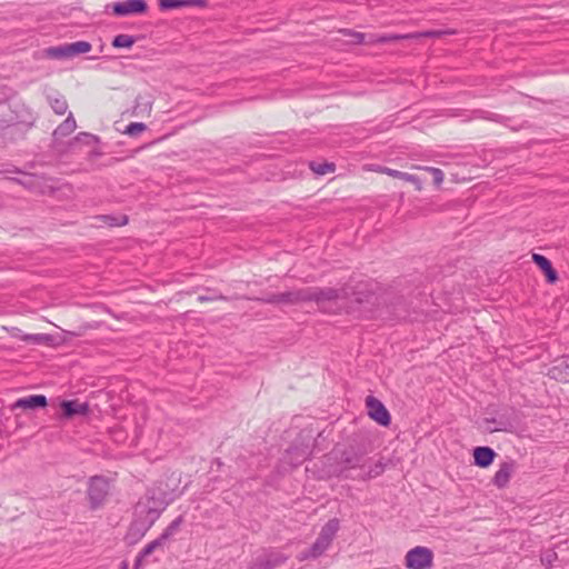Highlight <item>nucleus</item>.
<instances>
[{"label": "nucleus", "mask_w": 569, "mask_h": 569, "mask_svg": "<svg viewBox=\"0 0 569 569\" xmlns=\"http://www.w3.org/2000/svg\"><path fill=\"white\" fill-rule=\"evenodd\" d=\"M148 10L146 0H124L112 3V13L117 17L143 14Z\"/></svg>", "instance_id": "9"}, {"label": "nucleus", "mask_w": 569, "mask_h": 569, "mask_svg": "<svg viewBox=\"0 0 569 569\" xmlns=\"http://www.w3.org/2000/svg\"><path fill=\"white\" fill-rule=\"evenodd\" d=\"M339 528H340L339 520L337 518H332L321 528L319 537H321L322 539H325L326 541L331 543L333 538L336 537Z\"/></svg>", "instance_id": "25"}, {"label": "nucleus", "mask_w": 569, "mask_h": 569, "mask_svg": "<svg viewBox=\"0 0 569 569\" xmlns=\"http://www.w3.org/2000/svg\"><path fill=\"white\" fill-rule=\"evenodd\" d=\"M370 451V440L363 435H353L346 448H337L333 451L338 461V475L348 478L349 471L355 469L363 470L366 457Z\"/></svg>", "instance_id": "1"}, {"label": "nucleus", "mask_w": 569, "mask_h": 569, "mask_svg": "<svg viewBox=\"0 0 569 569\" xmlns=\"http://www.w3.org/2000/svg\"><path fill=\"white\" fill-rule=\"evenodd\" d=\"M146 129H147V126L142 122H131L130 124L127 126L124 133H127L131 137H136V136L140 134L141 132H143Z\"/></svg>", "instance_id": "36"}, {"label": "nucleus", "mask_w": 569, "mask_h": 569, "mask_svg": "<svg viewBox=\"0 0 569 569\" xmlns=\"http://www.w3.org/2000/svg\"><path fill=\"white\" fill-rule=\"evenodd\" d=\"M309 167L316 174H319V176H323L326 173H330L336 170V166L332 162L318 163V162L311 161Z\"/></svg>", "instance_id": "30"}, {"label": "nucleus", "mask_w": 569, "mask_h": 569, "mask_svg": "<svg viewBox=\"0 0 569 569\" xmlns=\"http://www.w3.org/2000/svg\"><path fill=\"white\" fill-rule=\"evenodd\" d=\"M385 470V465L381 461L376 462L373 466L369 467L367 471H363L360 475L362 480L376 478L380 476Z\"/></svg>", "instance_id": "33"}, {"label": "nucleus", "mask_w": 569, "mask_h": 569, "mask_svg": "<svg viewBox=\"0 0 569 569\" xmlns=\"http://www.w3.org/2000/svg\"><path fill=\"white\" fill-rule=\"evenodd\" d=\"M279 297H280V293H271V295L267 296L266 298H263L262 300L266 303L279 305V300H280Z\"/></svg>", "instance_id": "39"}, {"label": "nucleus", "mask_w": 569, "mask_h": 569, "mask_svg": "<svg viewBox=\"0 0 569 569\" xmlns=\"http://www.w3.org/2000/svg\"><path fill=\"white\" fill-rule=\"evenodd\" d=\"M61 409L64 418H71L76 415H87L89 412V405L78 400H64L61 402Z\"/></svg>", "instance_id": "15"}, {"label": "nucleus", "mask_w": 569, "mask_h": 569, "mask_svg": "<svg viewBox=\"0 0 569 569\" xmlns=\"http://www.w3.org/2000/svg\"><path fill=\"white\" fill-rule=\"evenodd\" d=\"M166 542L161 539L160 536L157 539L147 543L138 553L134 561V568H138L141 565L142 560L150 556L156 549L163 548Z\"/></svg>", "instance_id": "21"}, {"label": "nucleus", "mask_w": 569, "mask_h": 569, "mask_svg": "<svg viewBox=\"0 0 569 569\" xmlns=\"http://www.w3.org/2000/svg\"><path fill=\"white\" fill-rule=\"evenodd\" d=\"M48 405L47 397L43 395H31L24 398L18 399L13 405L12 409H37L44 408Z\"/></svg>", "instance_id": "14"}, {"label": "nucleus", "mask_w": 569, "mask_h": 569, "mask_svg": "<svg viewBox=\"0 0 569 569\" xmlns=\"http://www.w3.org/2000/svg\"><path fill=\"white\" fill-rule=\"evenodd\" d=\"M416 168L429 171L432 174L433 182L437 187H439L443 182L445 176H443V172L441 169L433 168V167H421V166H418Z\"/></svg>", "instance_id": "35"}, {"label": "nucleus", "mask_w": 569, "mask_h": 569, "mask_svg": "<svg viewBox=\"0 0 569 569\" xmlns=\"http://www.w3.org/2000/svg\"><path fill=\"white\" fill-rule=\"evenodd\" d=\"M158 6L161 11H167L178 8L198 7L206 8L208 6L207 0H158Z\"/></svg>", "instance_id": "12"}, {"label": "nucleus", "mask_w": 569, "mask_h": 569, "mask_svg": "<svg viewBox=\"0 0 569 569\" xmlns=\"http://www.w3.org/2000/svg\"><path fill=\"white\" fill-rule=\"evenodd\" d=\"M164 505L161 500H158L153 497L147 498L146 501H141L138 503L136 508L137 517L142 518L147 522L150 521V525H154V522L159 519L162 511L164 510Z\"/></svg>", "instance_id": "7"}, {"label": "nucleus", "mask_w": 569, "mask_h": 569, "mask_svg": "<svg viewBox=\"0 0 569 569\" xmlns=\"http://www.w3.org/2000/svg\"><path fill=\"white\" fill-rule=\"evenodd\" d=\"M127 222H128V218H127V217H123L121 222H114L113 224H116V226H123V224H126Z\"/></svg>", "instance_id": "43"}, {"label": "nucleus", "mask_w": 569, "mask_h": 569, "mask_svg": "<svg viewBox=\"0 0 569 569\" xmlns=\"http://www.w3.org/2000/svg\"><path fill=\"white\" fill-rule=\"evenodd\" d=\"M141 99H142L141 97L137 98L134 109H138L140 106H142V102L140 101ZM143 106L149 111L151 110V102L147 101L146 103H143Z\"/></svg>", "instance_id": "42"}, {"label": "nucleus", "mask_w": 569, "mask_h": 569, "mask_svg": "<svg viewBox=\"0 0 569 569\" xmlns=\"http://www.w3.org/2000/svg\"><path fill=\"white\" fill-rule=\"evenodd\" d=\"M49 103L52 110L59 116L64 114L68 110V102L61 94L49 97Z\"/></svg>", "instance_id": "28"}, {"label": "nucleus", "mask_w": 569, "mask_h": 569, "mask_svg": "<svg viewBox=\"0 0 569 569\" xmlns=\"http://www.w3.org/2000/svg\"><path fill=\"white\" fill-rule=\"evenodd\" d=\"M289 559L288 556L273 548L263 549L249 565V569H276Z\"/></svg>", "instance_id": "3"}, {"label": "nucleus", "mask_w": 569, "mask_h": 569, "mask_svg": "<svg viewBox=\"0 0 569 569\" xmlns=\"http://www.w3.org/2000/svg\"><path fill=\"white\" fill-rule=\"evenodd\" d=\"M515 468L516 462L512 460L502 462L499 466L497 472L495 473V477L492 479L493 485L498 488H505L509 483L511 475L515 471Z\"/></svg>", "instance_id": "13"}, {"label": "nucleus", "mask_w": 569, "mask_h": 569, "mask_svg": "<svg viewBox=\"0 0 569 569\" xmlns=\"http://www.w3.org/2000/svg\"><path fill=\"white\" fill-rule=\"evenodd\" d=\"M410 33H386L380 34L378 41L380 43L397 42L400 40H410Z\"/></svg>", "instance_id": "34"}, {"label": "nucleus", "mask_w": 569, "mask_h": 569, "mask_svg": "<svg viewBox=\"0 0 569 569\" xmlns=\"http://www.w3.org/2000/svg\"><path fill=\"white\" fill-rule=\"evenodd\" d=\"M19 338L27 343H31V345H36V346H41V345L50 346L53 341V337L48 333H32V335L26 333V335L19 336Z\"/></svg>", "instance_id": "26"}, {"label": "nucleus", "mask_w": 569, "mask_h": 569, "mask_svg": "<svg viewBox=\"0 0 569 569\" xmlns=\"http://www.w3.org/2000/svg\"><path fill=\"white\" fill-rule=\"evenodd\" d=\"M109 493V482L102 476L91 477L88 486V499L91 509L99 508Z\"/></svg>", "instance_id": "6"}, {"label": "nucleus", "mask_w": 569, "mask_h": 569, "mask_svg": "<svg viewBox=\"0 0 569 569\" xmlns=\"http://www.w3.org/2000/svg\"><path fill=\"white\" fill-rule=\"evenodd\" d=\"M92 49V46L88 41H76L71 43H64L57 47H50L47 49V56L52 59H69L76 56L87 53Z\"/></svg>", "instance_id": "4"}, {"label": "nucleus", "mask_w": 569, "mask_h": 569, "mask_svg": "<svg viewBox=\"0 0 569 569\" xmlns=\"http://www.w3.org/2000/svg\"><path fill=\"white\" fill-rule=\"evenodd\" d=\"M433 553L427 547H415L405 557V565L409 569H429L432 567Z\"/></svg>", "instance_id": "5"}, {"label": "nucleus", "mask_w": 569, "mask_h": 569, "mask_svg": "<svg viewBox=\"0 0 569 569\" xmlns=\"http://www.w3.org/2000/svg\"><path fill=\"white\" fill-rule=\"evenodd\" d=\"M330 545L331 543L318 536L311 547L307 551L301 552L298 559L300 561L307 560L309 558L316 559L320 557L330 547Z\"/></svg>", "instance_id": "19"}, {"label": "nucleus", "mask_w": 569, "mask_h": 569, "mask_svg": "<svg viewBox=\"0 0 569 569\" xmlns=\"http://www.w3.org/2000/svg\"><path fill=\"white\" fill-rule=\"evenodd\" d=\"M136 42L134 37L129 34H118L112 40V47L114 48H131Z\"/></svg>", "instance_id": "31"}, {"label": "nucleus", "mask_w": 569, "mask_h": 569, "mask_svg": "<svg viewBox=\"0 0 569 569\" xmlns=\"http://www.w3.org/2000/svg\"><path fill=\"white\" fill-rule=\"evenodd\" d=\"M183 522L182 516L177 517L160 535L161 539L167 543L169 539L178 531Z\"/></svg>", "instance_id": "29"}, {"label": "nucleus", "mask_w": 569, "mask_h": 569, "mask_svg": "<svg viewBox=\"0 0 569 569\" xmlns=\"http://www.w3.org/2000/svg\"><path fill=\"white\" fill-rule=\"evenodd\" d=\"M199 301H216V300H228L227 297L219 295V296H199Z\"/></svg>", "instance_id": "38"}, {"label": "nucleus", "mask_w": 569, "mask_h": 569, "mask_svg": "<svg viewBox=\"0 0 569 569\" xmlns=\"http://www.w3.org/2000/svg\"><path fill=\"white\" fill-rule=\"evenodd\" d=\"M307 288V302H316L319 307H325L328 302L338 299H348L350 297L349 289L342 287L336 288H320V287H306Z\"/></svg>", "instance_id": "2"}, {"label": "nucleus", "mask_w": 569, "mask_h": 569, "mask_svg": "<svg viewBox=\"0 0 569 569\" xmlns=\"http://www.w3.org/2000/svg\"><path fill=\"white\" fill-rule=\"evenodd\" d=\"M10 180L23 186L26 189L31 191H38L40 187V177L36 174L23 173L22 179L10 178Z\"/></svg>", "instance_id": "27"}, {"label": "nucleus", "mask_w": 569, "mask_h": 569, "mask_svg": "<svg viewBox=\"0 0 569 569\" xmlns=\"http://www.w3.org/2000/svg\"><path fill=\"white\" fill-rule=\"evenodd\" d=\"M310 456V452L307 448H299V447H291L287 450L286 459L292 465V466H299L305 460H307Z\"/></svg>", "instance_id": "22"}, {"label": "nucleus", "mask_w": 569, "mask_h": 569, "mask_svg": "<svg viewBox=\"0 0 569 569\" xmlns=\"http://www.w3.org/2000/svg\"><path fill=\"white\" fill-rule=\"evenodd\" d=\"M280 300L279 305H298L301 302H307V288L289 290L286 292H279Z\"/></svg>", "instance_id": "20"}, {"label": "nucleus", "mask_w": 569, "mask_h": 569, "mask_svg": "<svg viewBox=\"0 0 569 569\" xmlns=\"http://www.w3.org/2000/svg\"><path fill=\"white\" fill-rule=\"evenodd\" d=\"M151 527L152 525H150V521L147 522L142 518L136 517L130 523L129 529L124 536V542L128 546L137 545L151 529Z\"/></svg>", "instance_id": "10"}, {"label": "nucleus", "mask_w": 569, "mask_h": 569, "mask_svg": "<svg viewBox=\"0 0 569 569\" xmlns=\"http://www.w3.org/2000/svg\"><path fill=\"white\" fill-rule=\"evenodd\" d=\"M532 261L543 271L549 283H555L558 280V273L547 257L539 253H533Z\"/></svg>", "instance_id": "17"}, {"label": "nucleus", "mask_w": 569, "mask_h": 569, "mask_svg": "<svg viewBox=\"0 0 569 569\" xmlns=\"http://www.w3.org/2000/svg\"><path fill=\"white\" fill-rule=\"evenodd\" d=\"M379 36H380V34H373V33H372V34L367 36V42H366V43H367V44H376V43H380V42L378 41Z\"/></svg>", "instance_id": "41"}, {"label": "nucleus", "mask_w": 569, "mask_h": 569, "mask_svg": "<svg viewBox=\"0 0 569 569\" xmlns=\"http://www.w3.org/2000/svg\"><path fill=\"white\" fill-rule=\"evenodd\" d=\"M371 284L367 282H360L357 284L356 290L352 292L353 301L358 305L362 303H375L377 299L373 290L370 288Z\"/></svg>", "instance_id": "16"}, {"label": "nucleus", "mask_w": 569, "mask_h": 569, "mask_svg": "<svg viewBox=\"0 0 569 569\" xmlns=\"http://www.w3.org/2000/svg\"><path fill=\"white\" fill-rule=\"evenodd\" d=\"M488 422H491L495 425V427L491 429V431H505L510 432L513 429V425L503 418H492L488 419Z\"/></svg>", "instance_id": "32"}, {"label": "nucleus", "mask_w": 569, "mask_h": 569, "mask_svg": "<svg viewBox=\"0 0 569 569\" xmlns=\"http://www.w3.org/2000/svg\"><path fill=\"white\" fill-rule=\"evenodd\" d=\"M76 139L78 141H84L86 143H90V141H98V137L91 134V133H87V132H81L79 133Z\"/></svg>", "instance_id": "37"}, {"label": "nucleus", "mask_w": 569, "mask_h": 569, "mask_svg": "<svg viewBox=\"0 0 569 569\" xmlns=\"http://www.w3.org/2000/svg\"><path fill=\"white\" fill-rule=\"evenodd\" d=\"M368 416L377 423L388 427L391 423V416L385 405L373 396L366 398Z\"/></svg>", "instance_id": "8"}, {"label": "nucleus", "mask_w": 569, "mask_h": 569, "mask_svg": "<svg viewBox=\"0 0 569 569\" xmlns=\"http://www.w3.org/2000/svg\"><path fill=\"white\" fill-rule=\"evenodd\" d=\"M77 128L76 120L72 113H69L67 119L60 123L53 131V137L56 139L63 138L70 136Z\"/></svg>", "instance_id": "23"}, {"label": "nucleus", "mask_w": 569, "mask_h": 569, "mask_svg": "<svg viewBox=\"0 0 569 569\" xmlns=\"http://www.w3.org/2000/svg\"><path fill=\"white\" fill-rule=\"evenodd\" d=\"M456 34V30L453 29H437V30H426V31H417L410 32V40H417L420 38H442L445 36Z\"/></svg>", "instance_id": "24"}, {"label": "nucleus", "mask_w": 569, "mask_h": 569, "mask_svg": "<svg viewBox=\"0 0 569 569\" xmlns=\"http://www.w3.org/2000/svg\"><path fill=\"white\" fill-rule=\"evenodd\" d=\"M496 457V452L490 447H476L473 449L475 465L480 468L489 467Z\"/></svg>", "instance_id": "18"}, {"label": "nucleus", "mask_w": 569, "mask_h": 569, "mask_svg": "<svg viewBox=\"0 0 569 569\" xmlns=\"http://www.w3.org/2000/svg\"><path fill=\"white\" fill-rule=\"evenodd\" d=\"M12 172H18V173H20L21 171H20L19 169H17V168H16L14 170H12Z\"/></svg>", "instance_id": "44"}, {"label": "nucleus", "mask_w": 569, "mask_h": 569, "mask_svg": "<svg viewBox=\"0 0 569 569\" xmlns=\"http://www.w3.org/2000/svg\"><path fill=\"white\" fill-rule=\"evenodd\" d=\"M353 39H355L356 43L362 44V43L367 42V34L361 33V32H355L353 33Z\"/></svg>", "instance_id": "40"}, {"label": "nucleus", "mask_w": 569, "mask_h": 569, "mask_svg": "<svg viewBox=\"0 0 569 569\" xmlns=\"http://www.w3.org/2000/svg\"><path fill=\"white\" fill-rule=\"evenodd\" d=\"M375 171H377L379 173H385V174L390 176L392 178L405 180L407 182H411L415 186L416 190H418V191H420L422 189V181L420 180L419 177H417L415 174H410V173H407V172H402V171H399V170H396V169H391V168H388V167H382V166H377Z\"/></svg>", "instance_id": "11"}]
</instances>
